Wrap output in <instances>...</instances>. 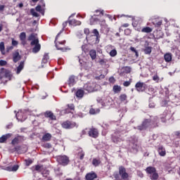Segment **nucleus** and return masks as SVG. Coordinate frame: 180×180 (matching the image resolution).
<instances>
[{
  "label": "nucleus",
  "instance_id": "nucleus-1",
  "mask_svg": "<svg viewBox=\"0 0 180 180\" xmlns=\"http://www.w3.org/2000/svg\"><path fill=\"white\" fill-rule=\"evenodd\" d=\"M28 41H31V46H34L32 49V53H39L41 46L39 44V38H37V34L32 33L28 37Z\"/></svg>",
  "mask_w": 180,
  "mask_h": 180
},
{
  "label": "nucleus",
  "instance_id": "nucleus-2",
  "mask_svg": "<svg viewBox=\"0 0 180 180\" xmlns=\"http://www.w3.org/2000/svg\"><path fill=\"white\" fill-rule=\"evenodd\" d=\"M68 24V21H65V22L63 23V28L57 34V36L56 37L55 46H56L57 50H60V51H67V50H68L67 48L63 47V46H64V44H65V41H60H60H58V42L57 41V39H58V37L60 36V33H63V32L64 31V28L67 26Z\"/></svg>",
  "mask_w": 180,
  "mask_h": 180
},
{
  "label": "nucleus",
  "instance_id": "nucleus-3",
  "mask_svg": "<svg viewBox=\"0 0 180 180\" xmlns=\"http://www.w3.org/2000/svg\"><path fill=\"white\" fill-rule=\"evenodd\" d=\"M83 89L87 92H95V91L101 89V86L96 82H90L84 85Z\"/></svg>",
  "mask_w": 180,
  "mask_h": 180
},
{
  "label": "nucleus",
  "instance_id": "nucleus-4",
  "mask_svg": "<svg viewBox=\"0 0 180 180\" xmlns=\"http://www.w3.org/2000/svg\"><path fill=\"white\" fill-rule=\"evenodd\" d=\"M123 131V129L122 128L120 129V131H117L115 132V134L112 135V140L113 143H120V141H123V138L122 137V134H120V132Z\"/></svg>",
  "mask_w": 180,
  "mask_h": 180
},
{
  "label": "nucleus",
  "instance_id": "nucleus-5",
  "mask_svg": "<svg viewBox=\"0 0 180 180\" xmlns=\"http://www.w3.org/2000/svg\"><path fill=\"white\" fill-rule=\"evenodd\" d=\"M57 162L58 164H60V165H68V162H70V160L68 159V157L67 155H59L57 156Z\"/></svg>",
  "mask_w": 180,
  "mask_h": 180
},
{
  "label": "nucleus",
  "instance_id": "nucleus-6",
  "mask_svg": "<svg viewBox=\"0 0 180 180\" xmlns=\"http://www.w3.org/2000/svg\"><path fill=\"white\" fill-rule=\"evenodd\" d=\"M119 175L121 176V179L127 180L129 179V174L126 172V169L123 166L119 168Z\"/></svg>",
  "mask_w": 180,
  "mask_h": 180
},
{
  "label": "nucleus",
  "instance_id": "nucleus-7",
  "mask_svg": "<svg viewBox=\"0 0 180 180\" xmlns=\"http://www.w3.org/2000/svg\"><path fill=\"white\" fill-rule=\"evenodd\" d=\"M135 88L138 92H144L147 88V84L144 82H139L136 84Z\"/></svg>",
  "mask_w": 180,
  "mask_h": 180
},
{
  "label": "nucleus",
  "instance_id": "nucleus-8",
  "mask_svg": "<svg viewBox=\"0 0 180 180\" xmlns=\"http://www.w3.org/2000/svg\"><path fill=\"white\" fill-rule=\"evenodd\" d=\"M62 127H63V129H74V127H78V124L75 122L66 121L62 124Z\"/></svg>",
  "mask_w": 180,
  "mask_h": 180
},
{
  "label": "nucleus",
  "instance_id": "nucleus-9",
  "mask_svg": "<svg viewBox=\"0 0 180 180\" xmlns=\"http://www.w3.org/2000/svg\"><path fill=\"white\" fill-rule=\"evenodd\" d=\"M150 123H151V121L150 120H145L142 124L141 126H139L137 127L138 130H144L145 129H147L150 126Z\"/></svg>",
  "mask_w": 180,
  "mask_h": 180
},
{
  "label": "nucleus",
  "instance_id": "nucleus-10",
  "mask_svg": "<svg viewBox=\"0 0 180 180\" xmlns=\"http://www.w3.org/2000/svg\"><path fill=\"white\" fill-rule=\"evenodd\" d=\"M129 146L131 148H132L133 153H137V151H139V145H137V139L131 141Z\"/></svg>",
  "mask_w": 180,
  "mask_h": 180
},
{
  "label": "nucleus",
  "instance_id": "nucleus-11",
  "mask_svg": "<svg viewBox=\"0 0 180 180\" xmlns=\"http://www.w3.org/2000/svg\"><path fill=\"white\" fill-rule=\"evenodd\" d=\"M98 134H99V132L98 131V129H96L95 128L90 129V130L89 131V136L90 137H93L94 139H96V137H98Z\"/></svg>",
  "mask_w": 180,
  "mask_h": 180
},
{
  "label": "nucleus",
  "instance_id": "nucleus-12",
  "mask_svg": "<svg viewBox=\"0 0 180 180\" xmlns=\"http://www.w3.org/2000/svg\"><path fill=\"white\" fill-rule=\"evenodd\" d=\"M4 169H5L6 171H8L9 172H16V171H17L18 169H19V165H14V166L6 167L4 168Z\"/></svg>",
  "mask_w": 180,
  "mask_h": 180
},
{
  "label": "nucleus",
  "instance_id": "nucleus-13",
  "mask_svg": "<svg viewBox=\"0 0 180 180\" xmlns=\"http://www.w3.org/2000/svg\"><path fill=\"white\" fill-rule=\"evenodd\" d=\"M68 84L69 86H74L75 84H77V82L75 81V75H71L69 77V79L68 80Z\"/></svg>",
  "mask_w": 180,
  "mask_h": 180
},
{
  "label": "nucleus",
  "instance_id": "nucleus-14",
  "mask_svg": "<svg viewBox=\"0 0 180 180\" xmlns=\"http://www.w3.org/2000/svg\"><path fill=\"white\" fill-rule=\"evenodd\" d=\"M86 180H94L97 178V175L95 174V172H91L90 173H88L86 176Z\"/></svg>",
  "mask_w": 180,
  "mask_h": 180
},
{
  "label": "nucleus",
  "instance_id": "nucleus-15",
  "mask_svg": "<svg viewBox=\"0 0 180 180\" xmlns=\"http://www.w3.org/2000/svg\"><path fill=\"white\" fill-rule=\"evenodd\" d=\"M15 151H17L18 154H23L24 153H26V151H27V148H26V146H17L15 147Z\"/></svg>",
  "mask_w": 180,
  "mask_h": 180
},
{
  "label": "nucleus",
  "instance_id": "nucleus-16",
  "mask_svg": "<svg viewBox=\"0 0 180 180\" xmlns=\"http://www.w3.org/2000/svg\"><path fill=\"white\" fill-rule=\"evenodd\" d=\"M101 162H102V160H101V158H94L92 160V165H94V167H99V165H101Z\"/></svg>",
  "mask_w": 180,
  "mask_h": 180
},
{
  "label": "nucleus",
  "instance_id": "nucleus-17",
  "mask_svg": "<svg viewBox=\"0 0 180 180\" xmlns=\"http://www.w3.org/2000/svg\"><path fill=\"white\" fill-rule=\"evenodd\" d=\"M68 23L71 26H79L81 25V21L77 20H68Z\"/></svg>",
  "mask_w": 180,
  "mask_h": 180
},
{
  "label": "nucleus",
  "instance_id": "nucleus-18",
  "mask_svg": "<svg viewBox=\"0 0 180 180\" xmlns=\"http://www.w3.org/2000/svg\"><path fill=\"white\" fill-rule=\"evenodd\" d=\"M45 117H49L51 120H56V115L51 111H46L45 112Z\"/></svg>",
  "mask_w": 180,
  "mask_h": 180
},
{
  "label": "nucleus",
  "instance_id": "nucleus-19",
  "mask_svg": "<svg viewBox=\"0 0 180 180\" xmlns=\"http://www.w3.org/2000/svg\"><path fill=\"white\" fill-rule=\"evenodd\" d=\"M12 136V134H6L0 137V143H5L8 139Z\"/></svg>",
  "mask_w": 180,
  "mask_h": 180
},
{
  "label": "nucleus",
  "instance_id": "nucleus-20",
  "mask_svg": "<svg viewBox=\"0 0 180 180\" xmlns=\"http://www.w3.org/2000/svg\"><path fill=\"white\" fill-rule=\"evenodd\" d=\"M20 40H21L22 44H23V46H25V44H26V32L20 33Z\"/></svg>",
  "mask_w": 180,
  "mask_h": 180
},
{
  "label": "nucleus",
  "instance_id": "nucleus-21",
  "mask_svg": "<svg viewBox=\"0 0 180 180\" xmlns=\"http://www.w3.org/2000/svg\"><path fill=\"white\" fill-rule=\"evenodd\" d=\"M164 58L166 63H170V61H172V53H165L164 55Z\"/></svg>",
  "mask_w": 180,
  "mask_h": 180
},
{
  "label": "nucleus",
  "instance_id": "nucleus-22",
  "mask_svg": "<svg viewBox=\"0 0 180 180\" xmlns=\"http://www.w3.org/2000/svg\"><path fill=\"white\" fill-rule=\"evenodd\" d=\"M158 151V153L160 154V155H161V157L165 156V154H166L165 148H164L163 146H159Z\"/></svg>",
  "mask_w": 180,
  "mask_h": 180
},
{
  "label": "nucleus",
  "instance_id": "nucleus-23",
  "mask_svg": "<svg viewBox=\"0 0 180 180\" xmlns=\"http://www.w3.org/2000/svg\"><path fill=\"white\" fill-rule=\"evenodd\" d=\"M24 68H25V61H21L20 63V65L17 68L16 74H20V71H22V70H23Z\"/></svg>",
  "mask_w": 180,
  "mask_h": 180
},
{
  "label": "nucleus",
  "instance_id": "nucleus-24",
  "mask_svg": "<svg viewBox=\"0 0 180 180\" xmlns=\"http://www.w3.org/2000/svg\"><path fill=\"white\" fill-rule=\"evenodd\" d=\"M13 60L14 63H18V61H19V60H20V55H19V52H15L13 54Z\"/></svg>",
  "mask_w": 180,
  "mask_h": 180
},
{
  "label": "nucleus",
  "instance_id": "nucleus-25",
  "mask_svg": "<svg viewBox=\"0 0 180 180\" xmlns=\"http://www.w3.org/2000/svg\"><path fill=\"white\" fill-rule=\"evenodd\" d=\"M146 171L147 174H149V175H152V174H154L155 172H156L157 170L155 169V167H148L146 169Z\"/></svg>",
  "mask_w": 180,
  "mask_h": 180
},
{
  "label": "nucleus",
  "instance_id": "nucleus-26",
  "mask_svg": "<svg viewBox=\"0 0 180 180\" xmlns=\"http://www.w3.org/2000/svg\"><path fill=\"white\" fill-rule=\"evenodd\" d=\"M141 32L143 33H151V32H153V29L150 27H146L141 30Z\"/></svg>",
  "mask_w": 180,
  "mask_h": 180
},
{
  "label": "nucleus",
  "instance_id": "nucleus-27",
  "mask_svg": "<svg viewBox=\"0 0 180 180\" xmlns=\"http://www.w3.org/2000/svg\"><path fill=\"white\" fill-rule=\"evenodd\" d=\"M101 32L102 33H108L109 32V27H108V25H101Z\"/></svg>",
  "mask_w": 180,
  "mask_h": 180
},
{
  "label": "nucleus",
  "instance_id": "nucleus-28",
  "mask_svg": "<svg viewBox=\"0 0 180 180\" xmlns=\"http://www.w3.org/2000/svg\"><path fill=\"white\" fill-rule=\"evenodd\" d=\"M42 139L44 141H49L51 139V135L49 133L43 136Z\"/></svg>",
  "mask_w": 180,
  "mask_h": 180
},
{
  "label": "nucleus",
  "instance_id": "nucleus-29",
  "mask_svg": "<svg viewBox=\"0 0 180 180\" xmlns=\"http://www.w3.org/2000/svg\"><path fill=\"white\" fill-rule=\"evenodd\" d=\"M89 56L91 58H92L93 60H95V58H96V51L91 50L89 51Z\"/></svg>",
  "mask_w": 180,
  "mask_h": 180
},
{
  "label": "nucleus",
  "instance_id": "nucleus-30",
  "mask_svg": "<svg viewBox=\"0 0 180 180\" xmlns=\"http://www.w3.org/2000/svg\"><path fill=\"white\" fill-rule=\"evenodd\" d=\"M76 96L77 98H82L84 96V90H82V89L77 90V91L76 92Z\"/></svg>",
  "mask_w": 180,
  "mask_h": 180
},
{
  "label": "nucleus",
  "instance_id": "nucleus-31",
  "mask_svg": "<svg viewBox=\"0 0 180 180\" xmlns=\"http://www.w3.org/2000/svg\"><path fill=\"white\" fill-rule=\"evenodd\" d=\"M113 91L115 94H117V92H120V91H122V87H120V86L118 85H115L113 86Z\"/></svg>",
  "mask_w": 180,
  "mask_h": 180
},
{
  "label": "nucleus",
  "instance_id": "nucleus-32",
  "mask_svg": "<svg viewBox=\"0 0 180 180\" xmlns=\"http://www.w3.org/2000/svg\"><path fill=\"white\" fill-rule=\"evenodd\" d=\"M49 53H45L44 55V58L42 59V63H44V64H46L47 63V61H49Z\"/></svg>",
  "mask_w": 180,
  "mask_h": 180
},
{
  "label": "nucleus",
  "instance_id": "nucleus-33",
  "mask_svg": "<svg viewBox=\"0 0 180 180\" xmlns=\"http://www.w3.org/2000/svg\"><path fill=\"white\" fill-rule=\"evenodd\" d=\"M150 176V179H152V180H157V179H158V173L155 172Z\"/></svg>",
  "mask_w": 180,
  "mask_h": 180
},
{
  "label": "nucleus",
  "instance_id": "nucleus-34",
  "mask_svg": "<svg viewBox=\"0 0 180 180\" xmlns=\"http://www.w3.org/2000/svg\"><path fill=\"white\" fill-rule=\"evenodd\" d=\"M145 54H151L152 48L150 46H147L143 50Z\"/></svg>",
  "mask_w": 180,
  "mask_h": 180
},
{
  "label": "nucleus",
  "instance_id": "nucleus-35",
  "mask_svg": "<svg viewBox=\"0 0 180 180\" xmlns=\"http://www.w3.org/2000/svg\"><path fill=\"white\" fill-rule=\"evenodd\" d=\"M30 13L32 15V16H34L35 18H39V13L36 12V10L34 8H31Z\"/></svg>",
  "mask_w": 180,
  "mask_h": 180
},
{
  "label": "nucleus",
  "instance_id": "nucleus-36",
  "mask_svg": "<svg viewBox=\"0 0 180 180\" xmlns=\"http://www.w3.org/2000/svg\"><path fill=\"white\" fill-rule=\"evenodd\" d=\"M4 78H6L7 79L11 80V78H12V75H11V72H4Z\"/></svg>",
  "mask_w": 180,
  "mask_h": 180
},
{
  "label": "nucleus",
  "instance_id": "nucleus-37",
  "mask_svg": "<svg viewBox=\"0 0 180 180\" xmlns=\"http://www.w3.org/2000/svg\"><path fill=\"white\" fill-rule=\"evenodd\" d=\"M36 11L37 12H40L43 15H44V11L41 9V6L39 5L36 8Z\"/></svg>",
  "mask_w": 180,
  "mask_h": 180
},
{
  "label": "nucleus",
  "instance_id": "nucleus-38",
  "mask_svg": "<svg viewBox=\"0 0 180 180\" xmlns=\"http://www.w3.org/2000/svg\"><path fill=\"white\" fill-rule=\"evenodd\" d=\"M153 80L155 81L157 84H158V82L161 81L158 75H154V76L153 77Z\"/></svg>",
  "mask_w": 180,
  "mask_h": 180
},
{
  "label": "nucleus",
  "instance_id": "nucleus-39",
  "mask_svg": "<svg viewBox=\"0 0 180 180\" xmlns=\"http://www.w3.org/2000/svg\"><path fill=\"white\" fill-rule=\"evenodd\" d=\"M0 51H1L2 54H4V51H5V43H0Z\"/></svg>",
  "mask_w": 180,
  "mask_h": 180
},
{
  "label": "nucleus",
  "instance_id": "nucleus-40",
  "mask_svg": "<svg viewBox=\"0 0 180 180\" xmlns=\"http://www.w3.org/2000/svg\"><path fill=\"white\" fill-rule=\"evenodd\" d=\"M18 143H19V136L15 137L11 141V144H13V146H15V144H18Z\"/></svg>",
  "mask_w": 180,
  "mask_h": 180
},
{
  "label": "nucleus",
  "instance_id": "nucleus-41",
  "mask_svg": "<svg viewBox=\"0 0 180 180\" xmlns=\"http://www.w3.org/2000/svg\"><path fill=\"white\" fill-rule=\"evenodd\" d=\"M117 55V51L115 49L110 51V56L111 57H116Z\"/></svg>",
  "mask_w": 180,
  "mask_h": 180
},
{
  "label": "nucleus",
  "instance_id": "nucleus-42",
  "mask_svg": "<svg viewBox=\"0 0 180 180\" xmlns=\"http://www.w3.org/2000/svg\"><path fill=\"white\" fill-rule=\"evenodd\" d=\"M93 33H94V36H96V39H99V37H101L99 36V32L98 31V30L94 29V30H93Z\"/></svg>",
  "mask_w": 180,
  "mask_h": 180
},
{
  "label": "nucleus",
  "instance_id": "nucleus-43",
  "mask_svg": "<svg viewBox=\"0 0 180 180\" xmlns=\"http://www.w3.org/2000/svg\"><path fill=\"white\" fill-rule=\"evenodd\" d=\"M3 70L4 68H2L1 70L0 71V79H4V78H5V72Z\"/></svg>",
  "mask_w": 180,
  "mask_h": 180
},
{
  "label": "nucleus",
  "instance_id": "nucleus-44",
  "mask_svg": "<svg viewBox=\"0 0 180 180\" xmlns=\"http://www.w3.org/2000/svg\"><path fill=\"white\" fill-rule=\"evenodd\" d=\"M130 50H131V51H133L134 53H135V56H136V57H139V52L137 51V50H136V48L131 46V47L130 48Z\"/></svg>",
  "mask_w": 180,
  "mask_h": 180
},
{
  "label": "nucleus",
  "instance_id": "nucleus-45",
  "mask_svg": "<svg viewBox=\"0 0 180 180\" xmlns=\"http://www.w3.org/2000/svg\"><path fill=\"white\" fill-rule=\"evenodd\" d=\"M120 101H122V102L126 101V99H127V96H126V94H122L120 96Z\"/></svg>",
  "mask_w": 180,
  "mask_h": 180
},
{
  "label": "nucleus",
  "instance_id": "nucleus-46",
  "mask_svg": "<svg viewBox=\"0 0 180 180\" xmlns=\"http://www.w3.org/2000/svg\"><path fill=\"white\" fill-rule=\"evenodd\" d=\"M42 169H43V166H40V165L35 166V171H38L39 172H41Z\"/></svg>",
  "mask_w": 180,
  "mask_h": 180
},
{
  "label": "nucleus",
  "instance_id": "nucleus-47",
  "mask_svg": "<svg viewBox=\"0 0 180 180\" xmlns=\"http://www.w3.org/2000/svg\"><path fill=\"white\" fill-rule=\"evenodd\" d=\"M19 116H22V110L18 111V112L15 114L17 120H20L21 118L19 117Z\"/></svg>",
  "mask_w": 180,
  "mask_h": 180
},
{
  "label": "nucleus",
  "instance_id": "nucleus-48",
  "mask_svg": "<svg viewBox=\"0 0 180 180\" xmlns=\"http://www.w3.org/2000/svg\"><path fill=\"white\" fill-rule=\"evenodd\" d=\"M33 160L28 159V160H25V164L27 165V167H29V165H31V164H32Z\"/></svg>",
  "mask_w": 180,
  "mask_h": 180
},
{
  "label": "nucleus",
  "instance_id": "nucleus-49",
  "mask_svg": "<svg viewBox=\"0 0 180 180\" xmlns=\"http://www.w3.org/2000/svg\"><path fill=\"white\" fill-rule=\"evenodd\" d=\"M8 64V62L6 60H0V66L4 67V65H6Z\"/></svg>",
  "mask_w": 180,
  "mask_h": 180
},
{
  "label": "nucleus",
  "instance_id": "nucleus-50",
  "mask_svg": "<svg viewBox=\"0 0 180 180\" xmlns=\"http://www.w3.org/2000/svg\"><path fill=\"white\" fill-rule=\"evenodd\" d=\"M130 84H131V80L124 82L123 85L124 86H130Z\"/></svg>",
  "mask_w": 180,
  "mask_h": 180
},
{
  "label": "nucleus",
  "instance_id": "nucleus-51",
  "mask_svg": "<svg viewBox=\"0 0 180 180\" xmlns=\"http://www.w3.org/2000/svg\"><path fill=\"white\" fill-rule=\"evenodd\" d=\"M162 25V20H159L156 23H155V27H160Z\"/></svg>",
  "mask_w": 180,
  "mask_h": 180
},
{
  "label": "nucleus",
  "instance_id": "nucleus-52",
  "mask_svg": "<svg viewBox=\"0 0 180 180\" xmlns=\"http://www.w3.org/2000/svg\"><path fill=\"white\" fill-rule=\"evenodd\" d=\"M78 155H79L80 160H84L85 153L84 152H80V153H79Z\"/></svg>",
  "mask_w": 180,
  "mask_h": 180
},
{
  "label": "nucleus",
  "instance_id": "nucleus-53",
  "mask_svg": "<svg viewBox=\"0 0 180 180\" xmlns=\"http://www.w3.org/2000/svg\"><path fill=\"white\" fill-rule=\"evenodd\" d=\"M97 102L98 103H101L102 106H105V103H103V101L101 98H97Z\"/></svg>",
  "mask_w": 180,
  "mask_h": 180
},
{
  "label": "nucleus",
  "instance_id": "nucleus-54",
  "mask_svg": "<svg viewBox=\"0 0 180 180\" xmlns=\"http://www.w3.org/2000/svg\"><path fill=\"white\" fill-rule=\"evenodd\" d=\"M136 175H138V176H140V178H143V176H144V174H143V172L139 170L136 172Z\"/></svg>",
  "mask_w": 180,
  "mask_h": 180
},
{
  "label": "nucleus",
  "instance_id": "nucleus-55",
  "mask_svg": "<svg viewBox=\"0 0 180 180\" xmlns=\"http://www.w3.org/2000/svg\"><path fill=\"white\" fill-rule=\"evenodd\" d=\"M60 171V168L55 169V172H56V175H63V172H61Z\"/></svg>",
  "mask_w": 180,
  "mask_h": 180
},
{
  "label": "nucleus",
  "instance_id": "nucleus-56",
  "mask_svg": "<svg viewBox=\"0 0 180 180\" xmlns=\"http://www.w3.org/2000/svg\"><path fill=\"white\" fill-rule=\"evenodd\" d=\"M153 123H155L156 124L160 122V120L158 117H155L153 120H152Z\"/></svg>",
  "mask_w": 180,
  "mask_h": 180
},
{
  "label": "nucleus",
  "instance_id": "nucleus-57",
  "mask_svg": "<svg viewBox=\"0 0 180 180\" xmlns=\"http://www.w3.org/2000/svg\"><path fill=\"white\" fill-rule=\"evenodd\" d=\"M115 82H116V79H115V77H111L109 78V82H110V84H115Z\"/></svg>",
  "mask_w": 180,
  "mask_h": 180
},
{
  "label": "nucleus",
  "instance_id": "nucleus-58",
  "mask_svg": "<svg viewBox=\"0 0 180 180\" xmlns=\"http://www.w3.org/2000/svg\"><path fill=\"white\" fill-rule=\"evenodd\" d=\"M99 64H101V65H104V64H106V60H105V59H101L99 60Z\"/></svg>",
  "mask_w": 180,
  "mask_h": 180
},
{
  "label": "nucleus",
  "instance_id": "nucleus-59",
  "mask_svg": "<svg viewBox=\"0 0 180 180\" xmlns=\"http://www.w3.org/2000/svg\"><path fill=\"white\" fill-rule=\"evenodd\" d=\"M100 25L101 26H104L105 25H106V21L105 20H101L100 21Z\"/></svg>",
  "mask_w": 180,
  "mask_h": 180
},
{
  "label": "nucleus",
  "instance_id": "nucleus-60",
  "mask_svg": "<svg viewBox=\"0 0 180 180\" xmlns=\"http://www.w3.org/2000/svg\"><path fill=\"white\" fill-rule=\"evenodd\" d=\"M132 25L134 26V27H137V22H136V20H134V18H132Z\"/></svg>",
  "mask_w": 180,
  "mask_h": 180
},
{
  "label": "nucleus",
  "instance_id": "nucleus-61",
  "mask_svg": "<svg viewBox=\"0 0 180 180\" xmlns=\"http://www.w3.org/2000/svg\"><path fill=\"white\" fill-rule=\"evenodd\" d=\"M12 46H18V41L13 39L12 40Z\"/></svg>",
  "mask_w": 180,
  "mask_h": 180
},
{
  "label": "nucleus",
  "instance_id": "nucleus-62",
  "mask_svg": "<svg viewBox=\"0 0 180 180\" xmlns=\"http://www.w3.org/2000/svg\"><path fill=\"white\" fill-rule=\"evenodd\" d=\"M69 109H70L71 110H74V104H69L68 105Z\"/></svg>",
  "mask_w": 180,
  "mask_h": 180
},
{
  "label": "nucleus",
  "instance_id": "nucleus-63",
  "mask_svg": "<svg viewBox=\"0 0 180 180\" xmlns=\"http://www.w3.org/2000/svg\"><path fill=\"white\" fill-rule=\"evenodd\" d=\"M84 34H89V29L85 28V29L84 30Z\"/></svg>",
  "mask_w": 180,
  "mask_h": 180
},
{
  "label": "nucleus",
  "instance_id": "nucleus-64",
  "mask_svg": "<svg viewBox=\"0 0 180 180\" xmlns=\"http://www.w3.org/2000/svg\"><path fill=\"white\" fill-rule=\"evenodd\" d=\"M44 147H45L46 148H51V144H50V143H46V144L44 145Z\"/></svg>",
  "mask_w": 180,
  "mask_h": 180
}]
</instances>
